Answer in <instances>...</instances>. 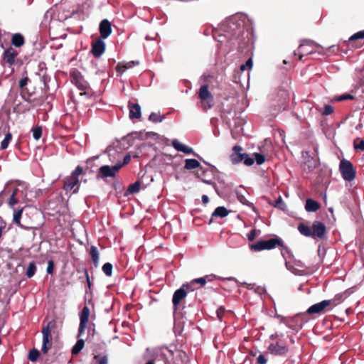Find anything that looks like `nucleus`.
<instances>
[{
  "instance_id": "obj_17",
  "label": "nucleus",
  "mask_w": 364,
  "mask_h": 364,
  "mask_svg": "<svg viewBox=\"0 0 364 364\" xmlns=\"http://www.w3.org/2000/svg\"><path fill=\"white\" fill-rule=\"evenodd\" d=\"M242 148L236 145L232 149V153L230 155V159L232 164H237L242 161L243 156L245 153H242Z\"/></svg>"
},
{
  "instance_id": "obj_11",
  "label": "nucleus",
  "mask_w": 364,
  "mask_h": 364,
  "mask_svg": "<svg viewBox=\"0 0 364 364\" xmlns=\"http://www.w3.org/2000/svg\"><path fill=\"white\" fill-rule=\"evenodd\" d=\"M285 257V256L284 257ZM285 259V266L287 269L295 275H304L306 272L305 266L300 260L287 261Z\"/></svg>"
},
{
  "instance_id": "obj_9",
  "label": "nucleus",
  "mask_w": 364,
  "mask_h": 364,
  "mask_svg": "<svg viewBox=\"0 0 364 364\" xmlns=\"http://www.w3.org/2000/svg\"><path fill=\"white\" fill-rule=\"evenodd\" d=\"M303 162L301 165L302 171L306 173H311L318 166V161L313 158L309 151H302Z\"/></svg>"
},
{
  "instance_id": "obj_38",
  "label": "nucleus",
  "mask_w": 364,
  "mask_h": 364,
  "mask_svg": "<svg viewBox=\"0 0 364 364\" xmlns=\"http://www.w3.org/2000/svg\"><path fill=\"white\" fill-rule=\"evenodd\" d=\"M103 272L108 277H110L112 274V265L109 262L105 263L102 266Z\"/></svg>"
},
{
  "instance_id": "obj_42",
  "label": "nucleus",
  "mask_w": 364,
  "mask_h": 364,
  "mask_svg": "<svg viewBox=\"0 0 364 364\" xmlns=\"http://www.w3.org/2000/svg\"><path fill=\"white\" fill-rule=\"evenodd\" d=\"M242 161L246 166H252L254 164L255 159L249 154H245L242 158Z\"/></svg>"
},
{
  "instance_id": "obj_7",
  "label": "nucleus",
  "mask_w": 364,
  "mask_h": 364,
  "mask_svg": "<svg viewBox=\"0 0 364 364\" xmlns=\"http://www.w3.org/2000/svg\"><path fill=\"white\" fill-rule=\"evenodd\" d=\"M53 326L54 323L49 322L47 326L42 329L43 341L41 350L44 354H46L52 347L51 328Z\"/></svg>"
},
{
  "instance_id": "obj_24",
  "label": "nucleus",
  "mask_w": 364,
  "mask_h": 364,
  "mask_svg": "<svg viewBox=\"0 0 364 364\" xmlns=\"http://www.w3.org/2000/svg\"><path fill=\"white\" fill-rule=\"evenodd\" d=\"M320 208L319 203L311 198H308L306 200L305 209L308 212H316Z\"/></svg>"
},
{
  "instance_id": "obj_32",
  "label": "nucleus",
  "mask_w": 364,
  "mask_h": 364,
  "mask_svg": "<svg viewBox=\"0 0 364 364\" xmlns=\"http://www.w3.org/2000/svg\"><path fill=\"white\" fill-rule=\"evenodd\" d=\"M181 287L187 293L193 291L198 289V287H197V284L194 282V279L191 280L190 282L183 284Z\"/></svg>"
},
{
  "instance_id": "obj_47",
  "label": "nucleus",
  "mask_w": 364,
  "mask_h": 364,
  "mask_svg": "<svg viewBox=\"0 0 364 364\" xmlns=\"http://www.w3.org/2000/svg\"><path fill=\"white\" fill-rule=\"evenodd\" d=\"M252 60L251 58L248 59L247 60V62L245 63V64H242L240 65V70L242 71H244L246 69H249V70H251L252 68Z\"/></svg>"
},
{
  "instance_id": "obj_22",
  "label": "nucleus",
  "mask_w": 364,
  "mask_h": 364,
  "mask_svg": "<svg viewBox=\"0 0 364 364\" xmlns=\"http://www.w3.org/2000/svg\"><path fill=\"white\" fill-rule=\"evenodd\" d=\"M128 107L130 119H139L141 117V107L138 104L129 102Z\"/></svg>"
},
{
  "instance_id": "obj_63",
  "label": "nucleus",
  "mask_w": 364,
  "mask_h": 364,
  "mask_svg": "<svg viewBox=\"0 0 364 364\" xmlns=\"http://www.w3.org/2000/svg\"><path fill=\"white\" fill-rule=\"evenodd\" d=\"M278 318L281 319V322L284 323L287 326H289V325L285 322V319L284 317L279 316Z\"/></svg>"
},
{
  "instance_id": "obj_45",
  "label": "nucleus",
  "mask_w": 364,
  "mask_h": 364,
  "mask_svg": "<svg viewBox=\"0 0 364 364\" xmlns=\"http://www.w3.org/2000/svg\"><path fill=\"white\" fill-rule=\"evenodd\" d=\"M260 233L259 230H257L256 229H252L248 234L247 238L250 241H252L257 236H258Z\"/></svg>"
},
{
  "instance_id": "obj_4",
  "label": "nucleus",
  "mask_w": 364,
  "mask_h": 364,
  "mask_svg": "<svg viewBox=\"0 0 364 364\" xmlns=\"http://www.w3.org/2000/svg\"><path fill=\"white\" fill-rule=\"evenodd\" d=\"M339 171L346 181L350 182L355 178V169L353 164L346 159H342L339 164Z\"/></svg>"
},
{
  "instance_id": "obj_34",
  "label": "nucleus",
  "mask_w": 364,
  "mask_h": 364,
  "mask_svg": "<svg viewBox=\"0 0 364 364\" xmlns=\"http://www.w3.org/2000/svg\"><path fill=\"white\" fill-rule=\"evenodd\" d=\"M11 139H12V134H11V133L8 132L5 135L4 139L1 142V149L3 150L7 149Z\"/></svg>"
},
{
  "instance_id": "obj_30",
  "label": "nucleus",
  "mask_w": 364,
  "mask_h": 364,
  "mask_svg": "<svg viewBox=\"0 0 364 364\" xmlns=\"http://www.w3.org/2000/svg\"><path fill=\"white\" fill-rule=\"evenodd\" d=\"M24 43V38L22 35L16 33L12 37V44L16 47H20Z\"/></svg>"
},
{
  "instance_id": "obj_48",
  "label": "nucleus",
  "mask_w": 364,
  "mask_h": 364,
  "mask_svg": "<svg viewBox=\"0 0 364 364\" xmlns=\"http://www.w3.org/2000/svg\"><path fill=\"white\" fill-rule=\"evenodd\" d=\"M364 38V31H360L359 32H357L354 35H353L350 38V41H355L357 39H363Z\"/></svg>"
},
{
  "instance_id": "obj_43",
  "label": "nucleus",
  "mask_w": 364,
  "mask_h": 364,
  "mask_svg": "<svg viewBox=\"0 0 364 364\" xmlns=\"http://www.w3.org/2000/svg\"><path fill=\"white\" fill-rule=\"evenodd\" d=\"M354 99V96L350 95V94H343V95H341L340 96H338L335 98V100L336 101H343V100H353Z\"/></svg>"
},
{
  "instance_id": "obj_16",
  "label": "nucleus",
  "mask_w": 364,
  "mask_h": 364,
  "mask_svg": "<svg viewBox=\"0 0 364 364\" xmlns=\"http://www.w3.org/2000/svg\"><path fill=\"white\" fill-rule=\"evenodd\" d=\"M329 305H330L329 301H327V300H323L321 302L316 303V304L311 306L308 309L307 313L309 314H320Z\"/></svg>"
},
{
  "instance_id": "obj_14",
  "label": "nucleus",
  "mask_w": 364,
  "mask_h": 364,
  "mask_svg": "<svg viewBox=\"0 0 364 364\" xmlns=\"http://www.w3.org/2000/svg\"><path fill=\"white\" fill-rule=\"evenodd\" d=\"M99 31L100 33V38H107L112 33L111 23L107 19H103L100 23Z\"/></svg>"
},
{
  "instance_id": "obj_18",
  "label": "nucleus",
  "mask_w": 364,
  "mask_h": 364,
  "mask_svg": "<svg viewBox=\"0 0 364 364\" xmlns=\"http://www.w3.org/2000/svg\"><path fill=\"white\" fill-rule=\"evenodd\" d=\"M187 294L182 287L173 293L172 303L175 308H177L180 302L186 297Z\"/></svg>"
},
{
  "instance_id": "obj_64",
  "label": "nucleus",
  "mask_w": 364,
  "mask_h": 364,
  "mask_svg": "<svg viewBox=\"0 0 364 364\" xmlns=\"http://www.w3.org/2000/svg\"><path fill=\"white\" fill-rule=\"evenodd\" d=\"M146 364H154V362L153 361H149Z\"/></svg>"
},
{
  "instance_id": "obj_13",
  "label": "nucleus",
  "mask_w": 364,
  "mask_h": 364,
  "mask_svg": "<svg viewBox=\"0 0 364 364\" xmlns=\"http://www.w3.org/2000/svg\"><path fill=\"white\" fill-rule=\"evenodd\" d=\"M104 39L98 38L92 43L91 53L95 58H100L105 51Z\"/></svg>"
},
{
  "instance_id": "obj_1",
  "label": "nucleus",
  "mask_w": 364,
  "mask_h": 364,
  "mask_svg": "<svg viewBox=\"0 0 364 364\" xmlns=\"http://www.w3.org/2000/svg\"><path fill=\"white\" fill-rule=\"evenodd\" d=\"M277 246L282 247L281 253L283 257H284L285 253L291 255L290 250L284 245L283 240L277 236L267 240L257 241L256 243L251 245L250 247L252 251L259 252L264 250H272Z\"/></svg>"
},
{
  "instance_id": "obj_5",
  "label": "nucleus",
  "mask_w": 364,
  "mask_h": 364,
  "mask_svg": "<svg viewBox=\"0 0 364 364\" xmlns=\"http://www.w3.org/2000/svg\"><path fill=\"white\" fill-rule=\"evenodd\" d=\"M82 167L77 166L71 174L63 180V189L68 192L79 184V176L82 173Z\"/></svg>"
},
{
  "instance_id": "obj_21",
  "label": "nucleus",
  "mask_w": 364,
  "mask_h": 364,
  "mask_svg": "<svg viewBox=\"0 0 364 364\" xmlns=\"http://www.w3.org/2000/svg\"><path fill=\"white\" fill-rule=\"evenodd\" d=\"M18 55V52L13 48L6 50L4 53V60L9 65H11L15 63V58Z\"/></svg>"
},
{
  "instance_id": "obj_2",
  "label": "nucleus",
  "mask_w": 364,
  "mask_h": 364,
  "mask_svg": "<svg viewBox=\"0 0 364 364\" xmlns=\"http://www.w3.org/2000/svg\"><path fill=\"white\" fill-rule=\"evenodd\" d=\"M298 230L306 237L321 239L326 234V226L320 221H314L312 227L308 226L304 223H300L298 225Z\"/></svg>"
},
{
  "instance_id": "obj_8",
  "label": "nucleus",
  "mask_w": 364,
  "mask_h": 364,
  "mask_svg": "<svg viewBox=\"0 0 364 364\" xmlns=\"http://www.w3.org/2000/svg\"><path fill=\"white\" fill-rule=\"evenodd\" d=\"M267 350L272 355L284 356L287 353L289 349L285 341L278 340L269 343Z\"/></svg>"
},
{
  "instance_id": "obj_3",
  "label": "nucleus",
  "mask_w": 364,
  "mask_h": 364,
  "mask_svg": "<svg viewBox=\"0 0 364 364\" xmlns=\"http://www.w3.org/2000/svg\"><path fill=\"white\" fill-rule=\"evenodd\" d=\"M200 107L203 110L210 109L214 104L213 97L208 90V85H202L198 91Z\"/></svg>"
},
{
  "instance_id": "obj_35",
  "label": "nucleus",
  "mask_w": 364,
  "mask_h": 364,
  "mask_svg": "<svg viewBox=\"0 0 364 364\" xmlns=\"http://www.w3.org/2000/svg\"><path fill=\"white\" fill-rule=\"evenodd\" d=\"M149 119L154 123L161 122L164 119V117L159 113L151 112L149 117Z\"/></svg>"
},
{
  "instance_id": "obj_58",
  "label": "nucleus",
  "mask_w": 364,
  "mask_h": 364,
  "mask_svg": "<svg viewBox=\"0 0 364 364\" xmlns=\"http://www.w3.org/2000/svg\"><path fill=\"white\" fill-rule=\"evenodd\" d=\"M242 285L246 287V288L248 289H254V286H255L252 284H248L247 282L242 283Z\"/></svg>"
},
{
  "instance_id": "obj_27",
  "label": "nucleus",
  "mask_w": 364,
  "mask_h": 364,
  "mask_svg": "<svg viewBox=\"0 0 364 364\" xmlns=\"http://www.w3.org/2000/svg\"><path fill=\"white\" fill-rule=\"evenodd\" d=\"M200 166V163L194 159H187L185 160L184 168L187 170L195 169Z\"/></svg>"
},
{
  "instance_id": "obj_6",
  "label": "nucleus",
  "mask_w": 364,
  "mask_h": 364,
  "mask_svg": "<svg viewBox=\"0 0 364 364\" xmlns=\"http://www.w3.org/2000/svg\"><path fill=\"white\" fill-rule=\"evenodd\" d=\"M27 200L26 187L24 186H20L15 188L8 201L9 208H13L18 203H26Z\"/></svg>"
},
{
  "instance_id": "obj_26",
  "label": "nucleus",
  "mask_w": 364,
  "mask_h": 364,
  "mask_svg": "<svg viewBox=\"0 0 364 364\" xmlns=\"http://www.w3.org/2000/svg\"><path fill=\"white\" fill-rule=\"evenodd\" d=\"M229 213V211L226 208L223 206H219L215 208L214 212L212 213V217L215 218H225Z\"/></svg>"
},
{
  "instance_id": "obj_28",
  "label": "nucleus",
  "mask_w": 364,
  "mask_h": 364,
  "mask_svg": "<svg viewBox=\"0 0 364 364\" xmlns=\"http://www.w3.org/2000/svg\"><path fill=\"white\" fill-rule=\"evenodd\" d=\"M345 298V293H341L335 295L332 299L327 300V301L330 302V305L336 306L343 301Z\"/></svg>"
},
{
  "instance_id": "obj_39",
  "label": "nucleus",
  "mask_w": 364,
  "mask_h": 364,
  "mask_svg": "<svg viewBox=\"0 0 364 364\" xmlns=\"http://www.w3.org/2000/svg\"><path fill=\"white\" fill-rule=\"evenodd\" d=\"M354 149L356 150H364V140L360 138H357L354 141Z\"/></svg>"
},
{
  "instance_id": "obj_61",
  "label": "nucleus",
  "mask_w": 364,
  "mask_h": 364,
  "mask_svg": "<svg viewBox=\"0 0 364 364\" xmlns=\"http://www.w3.org/2000/svg\"><path fill=\"white\" fill-rule=\"evenodd\" d=\"M209 201V198L208 197L206 196V195H203L202 196V202L204 203V204H206L208 203Z\"/></svg>"
},
{
  "instance_id": "obj_54",
  "label": "nucleus",
  "mask_w": 364,
  "mask_h": 364,
  "mask_svg": "<svg viewBox=\"0 0 364 364\" xmlns=\"http://www.w3.org/2000/svg\"><path fill=\"white\" fill-rule=\"evenodd\" d=\"M253 290L255 291V293H257V294H258L259 295H262V294H264V292H265L264 287H259V286H258V287H257L255 288L254 287Z\"/></svg>"
},
{
  "instance_id": "obj_62",
  "label": "nucleus",
  "mask_w": 364,
  "mask_h": 364,
  "mask_svg": "<svg viewBox=\"0 0 364 364\" xmlns=\"http://www.w3.org/2000/svg\"><path fill=\"white\" fill-rule=\"evenodd\" d=\"M26 80H21L19 82L20 87H23L26 85Z\"/></svg>"
},
{
  "instance_id": "obj_56",
  "label": "nucleus",
  "mask_w": 364,
  "mask_h": 364,
  "mask_svg": "<svg viewBox=\"0 0 364 364\" xmlns=\"http://www.w3.org/2000/svg\"><path fill=\"white\" fill-rule=\"evenodd\" d=\"M130 159L131 156L127 154L124 157L123 162H118L117 164H121L122 167L124 165L127 164L130 161Z\"/></svg>"
},
{
  "instance_id": "obj_36",
  "label": "nucleus",
  "mask_w": 364,
  "mask_h": 364,
  "mask_svg": "<svg viewBox=\"0 0 364 364\" xmlns=\"http://www.w3.org/2000/svg\"><path fill=\"white\" fill-rule=\"evenodd\" d=\"M39 355V351L37 349L33 348L29 351L28 358L31 362H36L38 360Z\"/></svg>"
},
{
  "instance_id": "obj_31",
  "label": "nucleus",
  "mask_w": 364,
  "mask_h": 364,
  "mask_svg": "<svg viewBox=\"0 0 364 364\" xmlns=\"http://www.w3.org/2000/svg\"><path fill=\"white\" fill-rule=\"evenodd\" d=\"M90 253L92 257L93 263L95 264V267H97L99 262V253L97 247L95 246H91Z\"/></svg>"
},
{
  "instance_id": "obj_19",
  "label": "nucleus",
  "mask_w": 364,
  "mask_h": 364,
  "mask_svg": "<svg viewBox=\"0 0 364 364\" xmlns=\"http://www.w3.org/2000/svg\"><path fill=\"white\" fill-rule=\"evenodd\" d=\"M25 208H26V205L23 206V207H21V208H20L18 209L16 208L15 205L13 206V208H11L13 210V212H14V213H13V222L16 225H17L18 226H19L21 228L28 229V228L24 227L21 223V218L22 217V213H23Z\"/></svg>"
},
{
  "instance_id": "obj_59",
  "label": "nucleus",
  "mask_w": 364,
  "mask_h": 364,
  "mask_svg": "<svg viewBox=\"0 0 364 364\" xmlns=\"http://www.w3.org/2000/svg\"><path fill=\"white\" fill-rule=\"evenodd\" d=\"M84 7V5L82 4V5H78L77 6V9L75 10V11H73V14L75 15V14H77L79 13L80 11H82V9Z\"/></svg>"
},
{
  "instance_id": "obj_44",
  "label": "nucleus",
  "mask_w": 364,
  "mask_h": 364,
  "mask_svg": "<svg viewBox=\"0 0 364 364\" xmlns=\"http://www.w3.org/2000/svg\"><path fill=\"white\" fill-rule=\"evenodd\" d=\"M96 360H97L98 364H107L108 363V358L107 355H95L94 358Z\"/></svg>"
},
{
  "instance_id": "obj_50",
  "label": "nucleus",
  "mask_w": 364,
  "mask_h": 364,
  "mask_svg": "<svg viewBox=\"0 0 364 364\" xmlns=\"http://www.w3.org/2000/svg\"><path fill=\"white\" fill-rule=\"evenodd\" d=\"M225 309L223 306H220L217 309L216 314H217V316L220 321H222L223 317L225 314Z\"/></svg>"
},
{
  "instance_id": "obj_52",
  "label": "nucleus",
  "mask_w": 364,
  "mask_h": 364,
  "mask_svg": "<svg viewBox=\"0 0 364 364\" xmlns=\"http://www.w3.org/2000/svg\"><path fill=\"white\" fill-rule=\"evenodd\" d=\"M237 198L238 200L242 203V204H245V205H252V203L250 202H249L244 196L242 195H240V194H237Z\"/></svg>"
},
{
  "instance_id": "obj_15",
  "label": "nucleus",
  "mask_w": 364,
  "mask_h": 364,
  "mask_svg": "<svg viewBox=\"0 0 364 364\" xmlns=\"http://www.w3.org/2000/svg\"><path fill=\"white\" fill-rule=\"evenodd\" d=\"M72 82L80 90L86 91L89 89V84L80 74L73 75Z\"/></svg>"
},
{
  "instance_id": "obj_49",
  "label": "nucleus",
  "mask_w": 364,
  "mask_h": 364,
  "mask_svg": "<svg viewBox=\"0 0 364 364\" xmlns=\"http://www.w3.org/2000/svg\"><path fill=\"white\" fill-rule=\"evenodd\" d=\"M194 282L196 283V284H198L200 287H203L207 283V279L204 278V277L194 279Z\"/></svg>"
},
{
  "instance_id": "obj_23",
  "label": "nucleus",
  "mask_w": 364,
  "mask_h": 364,
  "mask_svg": "<svg viewBox=\"0 0 364 364\" xmlns=\"http://www.w3.org/2000/svg\"><path fill=\"white\" fill-rule=\"evenodd\" d=\"M310 46V44L308 41H304L299 47L298 50L294 52V55H299V60H302V58L304 55H307L311 53V50L308 49V47Z\"/></svg>"
},
{
  "instance_id": "obj_12",
  "label": "nucleus",
  "mask_w": 364,
  "mask_h": 364,
  "mask_svg": "<svg viewBox=\"0 0 364 364\" xmlns=\"http://www.w3.org/2000/svg\"><path fill=\"white\" fill-rule=\"evenodd\" d=\"M80 324L78 328L77 338L81 337L84 333L89 321L90 317V309L88 306H85L80 313Z\"/></svg>"
},
{
  "instance_id": "obj_46",
  "label": "nucleus",
  "mask_w": 364,
  "mask_h": 364,
  "mask_svg": "<svg viewBox=\"0 0 364 364\" xmlns=\"http://www.w3.org/2000/svg\"><path fill=\"white\" fill-rule=\"evenodd\" d=\"M254 156H255V159L258 165H261L264 162L265 158H264V155L259 154V153H255Z\"/></svg>"
},
{
  "instance_id": "obj_37",
  "label": "nucleus",
  "mask_w": 364,
  "mask_h": 364,
  "mask_svg": "<svg viewBox=\"0 0 364 364\" xmlns=\"http://www.w3.org/2000/svg\"><path fill=\"white\" fill-rule=\"evenodd\" d=\"M140 190V183L139 181H136L135 183L131 184L128 188V192L131 194L136 193L139 192Z\"/></svg>"
},
{
  "instance_id": "obj_25",
  "label": "nucleus",
  "mask_w": 364,
  "mask_h": 364,
  "mask_svg": "<svg viewBox=\"0 0 364 364\" xmlns=\"http://www.w3.org/2000/svg\"><path fill=\"white\" fill-rule=\"evenodd\" d=\"M138 63H139L138 62H135V61L127 62L125 63H118L116 67V70H117V73L122 74L124 72L126 71V70L132 68V66L134 65H135V64L137 65Z\"/></svg>"
},
{
  "instance_id": "obj_29",
  "label": "nucleus",
  "mask_w": 364,
  "mask_h": 364,
  "mask_svg": "<svg viewBox=\"0 0 364 364\" xmlns=\"http://www.w3.org/2000/svg\"><path fill=\"white\" fill-rule=\"evenodd\" d=\"M84 346H85L84 340L82 338H79L77 340V343L73 347L72 354L73 355L78 354L81 351V350L83 348Z\"/></svg>"
},
{
  "instance_id": "obj_60",
  "label": "nucleus",
  "mask_w": 364,
  "mask_h": 364,
  "mask_svg": "<svg viewBox=\"0 0 364 364\" xmlns=\"http://www.w3.org/2000/svg\"><path fill=\"white\" fill-rule=\"evenodd\" d=\"M204 278H206L207 279V282H212L215 278V275H206L204 277Z\"/></svg>"
},
{
  "instance_id": "obj_53",
  "label": "nucleus",
  "mask_w": 364,
  "mask_h": 364,
  "mask_svg": "<svg viewBox=\"0 0 364 364\" xmlns=\"http://www.w3.org/2000/svg\"><path fill=\"white\" fill-rule=\"evenodd\" d=\"M53 268H54L53 261V260H49L48 262L47 273L48 274H53Z\"/></svg>"
},
{
  "instance_id": "obj_10",
  "label": "nucleus",
  "mask_w": 364,
  "mask_h": 364,
  "mask_svg": "<svg viewBox=\"0 0 364 364\" xmlns=\"http://www.w3.org/2000/svg\"><path fill=\"white\" fill-rule=\"evenodd\" d=\"M121 168V164H115L112 167L108 165L102 166L98 170L97 177L102 178L108 177L114 178L115 177L117 172H118Z\"/></svg>"
},
{
  "instance_id": "obj_51",
  "label": "nucleus",
  "mask_w": 364,
  "mask_h": 364,
  "mask_svg": "<svg viewBox=\"0 0 364 364\" xmlns=\"http://www.w3.org/2000/svg\"><path fill=\"white\" fill-rule=\"evenodd\" d=\"M333 108L331 105H325L323 107V114L324 115H328L333 113Z\"/></svg>"
},
{
  "instance_id": "obj_41",
  "label": "nucleus",
  "mask_w": 364,
  "mask_h": 364,
  "mask_svg": "<svg viewBox=\"0 0 364 364\" xmlns=\"http://www.w3.org/2000/svg\"><path fill=\"white\" fill-rule=\"evenodd\" d=\"M274 206L276 207V208H279L280 210H285L286 209V204L283 201L282 198L281 196H279L275 201V203L274 204Z\"/></svg>"
},
{
  "instance_id": "obj_20",
  "label": "nucleus",
  "mask_w": 364,
  "mask_h": 364,
  "mask_svg": "<svg viewBox=\"0 0 364 364\" xmlns=\"http://www.w3.org/2000/svg\"><path fill=\"white\" fill-rule=\"evenodd\" d=\"M171 145L178 151H181L186 154H191L193 153V149L191 147L182 144L178 139H173L171 141Z\"/></svg>"
},
{
  "instance_id": "obj_57",
  "label": "nucleus",
  "mask_w": 364,
  "mask_h": 364,
  "mask_svg": "<svg viewBox=\"0 0 364 364\" xmlns=\"http://www.w3.org/2000/svg\"><path fill=\"white\" fill-rule=\"evenodd\" d=\"M283 334L282 333H275L274 334H272L270 336H269V338L272 340V341H274V340H277L279 337L282 336Z\"/></svg>"
},
{
  "instance_id": "obj_33",
  "label": "nucleus",
  "mask_w": 364,
  "mask_h": 364,
  "mask_svg": "<svg viewBox=\"0 0 364 364\" xmlns=\"http://www.w3.org/2000/svg\"><path fill=\"white\" fill-rule=\"evenodd\" d=\"M36 272V266L34 262H31L29 263L26 274L28 278H31Z\"/></svg>"
},
{
  "instance_id": "obj_40",
  "label": "nucleus",
  "mask_w": 364,
  "mask_h": 364,
  "mask_svg": "<svg viewBox=\"0 0 364 364\" xmlns=\"http://www.w3.org/2000/svg\"><path fill=\"white\" fill-rule=\"evenodd\" d=\"M33 136L36 140H38L42 136V128L41 127H36L32 129Z\"/></svg>"
},
{
  "instance_id": "obj_55",
  "label": "nucleus",
  "mask_w": 364,
  "mask_h": 364,
  "mask_svg": "<svg viewBox=\"0 0 364 364\" xmlns=\"http://www.w3.org/2000/svg\"><path fill=\"white\" fill-rule=\"evenodd\" d=\"M257 364H266L267 363V359L263 355H259L258 358H257Z\"/></svg>"
}]
</instances>
